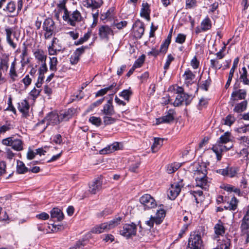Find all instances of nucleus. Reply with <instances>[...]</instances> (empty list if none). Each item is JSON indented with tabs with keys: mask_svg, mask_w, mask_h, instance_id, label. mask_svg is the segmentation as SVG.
I'll return each instance as SVG.
<instances>
[{
	"mask_svg": "<svg viewBox=\"0 0 249 249\" xmlns=\"http://www.w3.org/2000/svg\"><path fill=\"white\" fill-rule=\"evenodd\" d=\"M194 170V176L196 178V186L202 189H207L208 187L207 171L206 166L204 163L201 164L199 162H195L193 165Z\"/></svg>",
	"mask_w": 249,
	"mask_h": 249,
	"instance_id": "nucleus-1",
	"label": "nucleus"
},
{
	"mask_svg": "<svg viewBox=\"0 0 249 249\" xmlns=\"http://www.w3.org/2000/svg\"><path fill=\"white\" fill-rule=\"evenodd\" d=\"M73 113V110L71 109H69L67 111L60 113V115L56 112H51L41 121V123L42 124L46 123V124H57L63 120H69L71 117Z\"/></svg>",
	"mask_w": 249,
	"mask_h": 249,
	"instance_id": "nucleus-2",
	"label": "nucleus"
},
{
	"mask_svg": "<svg viewBox=\"0 0 249 249\" xmlns=\"http://www.w3.org/2000/svg\"><path fill=\"white\" fill-rule=\"evenodd\" d=\"M231 141V134L229 132H225L220 138L216 143L213 145L211 149L215 153L216 158L218 160H220L221 159L222 153L226 151L232 147L227 148L226 146L223 144L227 143Z\"/></svg>",
	"mask_w": 249,
	"mask_h": 249,
	"instance_id": "nucleus-3",
	"label": "nucleus"
},
{
	"mask_svg": "<svg viewBox=\"0 0 249 249\" xmlns=\"http://www.w3.org/2000/svg\"><path fill=\"white\" fill-rule=\"evenodd\" d=\"M102 112L106 116L104 117V122L105 124H111L116 123L117 119L113 117L115 114L114 107L112 105V99H110L104 105Z\"/></svg>",
	"mask_w": 249,
	"mask_h": 249,
	"instance_id": "nucleus-4",
	"label": "nucleus"
},
{
	"mask_svg": "<svg viewBox=\"0 0 249 249\" xmlns=\"http://www.w3.org/2000/svg\"><path fill=\"white\" fill-rule=\"evenodd\" d=\"M1 143L6 146H11L17 151H20L23 149V143L21 140L11 136L3 139Z\"/></svg>",
	"mask_w": 249,
	"mask_h": 249,
	"instance_id": "nucleus-5",
	"label": "nucleus"
},
{
	"mask_svg": "<svg viewBox=\"0 0 249 249\" xmlns=\"http://www.w3.org/2000/svg\"><path fill=\"white\" fill-rule=\"evenodd\" d=\"M184 186L182 179H179L178 181L171 184L167 191V196L169 199L174 200L178 196Z\"/></svg>",
	"mask_w": 249,
	"mask_h": 249,
	"instance_id": "nucleus-6",
	"label": "nucleus"
},
{
	"mask_svg": "<svg viewBox=\"0 0 249 249\" xmlns=\"http://www.w3.org/2000/svg\"><path fill=\"white\" fill-rule=\"evenodd\" d=\"M203 241L200 233L194 232L190 235L186 249H202Z\"/></svg>",
	"mask_w": 249,
	"mask_h": 249,
	"instance_id": "nucleus-7",
	"label": "nucleus"
},
{
	"mask_svg": "<svg viewBox=\"0 0 249 249\" xmlns=\"http://www.w3.org/2000/svg\"><path fill=\"white\" fill-rule=\"evenodd\" d=\"M62 18L63 20L72 26H75L77 22H81L83 19L80 12L77 10L73 11L71 14L69 12L66 16H63Z\"/></svg>",
	"mask_w": 249,
	"mask_h": 249,
	"instance_id": "nucleus-8",
	"label": "nucleus"
},
{
	"mask_svg": "<svg viewBox=\"0 0 249 249\" xmlns=\"http://www.w3.org/2000/svg\"><path fill=\"white\" fill-rule=\"evenodd\" d=\"M165 211L162 209H160V210H157L156 216H151L150 219L145 221V224L150 228H153L154 223L157 225H159L163 221L164 218L165 216Z\"/></svg>",
	"mask_w": 249,
	"mask_h": 249,
	"instance_id": "nucleus-9",
	"label": "nucleus"
},
{
	"mask_svg": "<svg viewBox=\"0 0 249 249\" xmlns=\"http://www.w3.org/2000/svg\"><path fill=\"white\" fill-rule=\"evenodd\" d=\"M181 91H177V93L178 95L176 97V99L173 103V105L175 107H178L182 105L184 102H185V104L188 105L190 104L192 100L191 96L185 93L183 91V89L180 88Z\"/></svg>",
	"mask_w": 249,
	"mask_h": 249,
	"instance_id": "nucleus-10",
	"label": "nucleus"
},
{
	"mask_svg": "<svg viewBox=\"0 0 249 249\" xmlns=\"http://www.w3.org/2000/svg\"><path fill=\"white\" fill-rule=\"evenodd\" d=\"M136 232L137 225L134 223L124 225L122 229L120 231V234L126 238H129L132 236H135Z\"/></svg>",
	"mask_w": 249,
	"mask_h": 249,
	"instance_id": "nucleus-11",
	"label": "nucleus"
},
{
	"mask_svg": "<svg viewBox=\"0 0 249 249\" xmlns=\"http://www.w3.org/2000/svg\"><path fill=\"white\" fill-rule=\"evenodd\" d=\"M42 28L45 33L44 37L45 39L50 38L53 33L55 28L54 22L51 18H47L43 23Z\"/></svg>",
	"mask_w": 249,
	"mask_h": 249,
	"instance_id": "nucleus-12",
	"label": "nucleus"
},
{
	"mask_svg": "<svg viewBox=\"0 0 249 249\" xmlns=\"http://www.w3.org/2000/svg\"><path fill=\"white\" fill-rule=\"evenodd\" d=\"M139 200L144 210L152 209L157 206L155 199L149 194L143 195L140 198Z\"/></svg>",
	"mask_w": 249,
	"mask_h": 249,
	"instance_id": "nucleus-13",
	"label": "nucleus"
},
{
	"mask_svg": "<svg viewBox=\"0 0 249 249\" xmlns=\"http://www.w3.org/2000/svg\"><path fill=\"white\" fill-rule=\"evenodd\" d=\"M175 112L173 109H169L165 115L156 119V124L162 123L169 124L173 123L175 119Z\"/></svg>",
	"mask_w": 249,
	"mask_h": 249,
	"instance_id": "nucleus-14",
	"label": "nucleus"
},
{
	"mask_svg": "<svg viewBox=\"0 0 249 249\" xmlns=\"http://www.w3.org/2000/svg\"><path fill=\"white\" fill-rule=\"evenodd\" d=\"M98 34L101 39L108 40L109 39V36H113L114 32L111 28L109 26L107 25H101L99 28Z\"/></svg>",
	"mask_w": 249,
	"mask_h": 249,
	"instance_id": "nucleus-15",
	"label": "nucleus"
},
{
	"mask_svg": "<svg viewBox=\"0 0 249 249\" xmlns=\"http://www.w3.org/2000/svg\"><path fill=\"white\" fill-rule=\"evenodd\" d=\"M102 181L98 178L89 184V191L92 194H96L102 188Z\"/></svg>",
	"mask_w": 249,
	"mask_h": 249,
	"instance_id": "nucleus-16",
	"label": "nucleus"
},
{
	"mask_svg": "<svg viewBox=\"0 0 249 249\" xmlns=\"http://www.w3.org/2000/svg\"><path fill=\"white\" fill-rule=\"evenodd\" d=\"M246 91L244 89H238L234 90L231 94L230 99L231 102H234L238 100L245 99L246 96Z\"/></svg>",
	"mask_w": 249,
	"mask_h": 249,
	"instance_id": "nucleus-17",
	"label": "nucleus"
},
{
	"mask_svg": "<svg viewBox=\"0 0 249 249\" xmlns=\"http://www.w3.org/2000/svg\"><path fill=\"white\" fill-rule=\"evenodd\" d=\"M135 26L137 28L134 31V36L135 38L140 39L144 34V24L143 22L138 20L135 24Z\"/></svg>",
	"mask_w": 249,
	"mask_h": 249,
	"instance_id": "nucleus-18",
	"label": "nucleus"
},
{
	"mask_svg": "<svg viewBox=\"0 0 249 249\" xmlns=\"http://www.w3.org/2000/svg\"><path fill=\"white\" fill-rule=\"evenodd\" d=\"M18 104V109L22 113L23 116L26 117L28 114L30 107L28 101L26 100H23Z\"/></svg>",
	"mask_w": 249,
	"mask_h": 249,
	"instance_id": "nucleus-19",
	"label": "nucleus"
},
{
	"mask_svg": "<svg viewBox=\"0 0 249 249\" xmlns=\"http://www.w3.org/2000/svg\"><path fill=\"white\" fill-rule=\"evenodd\" d=\"M241 235L246 238V242H249V223L241 221L240 226Z\"/></svg>",
	"mask_w": 249,
	"mask_h": 249,
	"instance_id": "nucleus-20",
	"label": "nucleus"
},
{
	"mask_svg": "<svg viewBox=\"0 0 249 249\" xmlns=\"http://www.w3.org/2000/svg\"><path fill=\"white\" fill-rule=\"evenodd\" d=\"M119 148V143L115 142L110 145L100 150V154H106L117 150Z\"/></svg>",
	"mask_w": 249,
	"mask_h": 249,
	"instance_id": "nucleus-21",
	"label": "nucleus"
},
{
	"mask_svg": "<svg viewBox=\"0 0 249 249\" xmlns=\"http://www.w3.org/2000/svg\"><path fill=\"white\" fill-rule=\"evenodd\" d=\"M116 86L117 84L115 82H113L109 86L104 89H102L98 91V92L96 93L95 96L99 97L103 96L106 94L107 91L112 90L113 89H114V93H116L118 90V88H116Z\"/></svg>",
	"mask_w": 249,
	"mask_h": 249,
	"instance_id": "nucleus-22",
	"label": "nucleus"
},
{
	"mask_svg": "<svg viewBox=\"0 0 249 249\" xmlns=\"http://www.w3.org/2000/svg\"><path fill=\"white\" fill-rule=\"evenodd\" d=\"M16 59L15 58L14 61L11 64L9 73L10 78L12 82H15L18 80V74L16 71Z\"/></svg>",
	"mask_w": 249,
	"mask_h": 249,
	"instance_id": "nucleus-23",
	"label": "nucleus"
},
{
	"mask_svg": "<svg viewBox=\"0 0 249 249\" xmlns=\"http://www.w3.org/2000/svg\"><path fill=\"white\" fill-rule=\"evenodd\" d=\"M108 231L106 223H104L92 228L91 232L93 233L99 234Z\"/></svg>",
	"mask_w": 249,
	"mask_h": 249,
	"instance_id": "nucleus-24",
	"label": "nucleus"
},
{
	"mask_svg": "<svg viewBox=\"0 0 249 249\" xmlns=\"http://www.w3.org/2000/svg\"><path fill=\"white\" fill-rule=\"evenodd\" d=\"M150 10L149 9V4L147 2L142 3V8H141L140 12L141 16L149 20L150 19Z\"/></svg>",
	"mask_w": 249,
	"mask_h": 249,
	"instance_id": "nucleus-25",
	"label": "nucleus"
},
{
	"mask_svg": "<svg viewBox=\"0 0 249 249\" xmlns=\"http://www.w3.org/2000/svg\"><path fill=\"white\" fill-rule=\"evenodd\" d=\"M34 55L36 59L42 63L46 62L47 55L45 52L41 49H37L34 52Z\"/></svg>",
	"mask_w": 249,
	"mask_h": 249,
	"instance_id": "nucleus-26",
	"label": "nucleus"
},
{
	"mask_svg": "<svg viewBox=\"0 0 249 249\" xmlns=\"http://www.w3.org/2000/svg\"><path fill=\"white\" fill-rule=\"evenodd\" d=\"M181 163L176 162L168 164L165 167L166 171L169 174L174 173L181 167Z\"/></svg>",
	"mask_w": 249,
	"mask_h": 249,
	"instance_id": "nucleus-27",
	"label": "nucleus"
},
{
	"mask_svg": "<svg viewBox=\"0 0 249 249\" xmlns=\"http://www.w3.org/2000/svg\"><path fill=\"white\" fill-rule=\"evenodd\" d=\"M51 216L52 218H55L58 221L63 219L64 215L60 209L57 208H53L51 211Z\"/></svg>",
	"mask_w": 249,
	"mask_h": 249,
	"instance_id": "nucleus-28",
	"label": "nucleus"
},
{
	"mask_svg": "<svg viewBox=\"0 0 249 249\" xmlns=\"http://www.w3.org/2000/svg\"><path fill=\"white\" fill-rule=\"evenodd\" d=\"M154 142L151 146V150L153 153L157 152L163 144V139L154 138Z\"/></svg>",
	"mask_w": 249,
	"mask_h": 249,
	"instance_id": "nucleus-29",
	"label": "nucleus"
},
{
	"mask_svg": "<svg viewBox=\"0 0 249 249\" xmlns=\"http://www.w3.org/2000/svg\"><path fill=\"white\" fill-rule=\"evenodd\" d=\"M5 32L6 35V41L8 44L13 49L17 47V44L13 42L11 39V35L13 33V29L10 28H6L5 29Z\"/></svg>",
	"mask_w": 249,
	"mask_h": 249,
	"instance_id": "nucleus-30",
	"label": "nucleus"
},
{
	"mask_svg": "<svg viewBox=\"0 0 249 249\" xmlns=\"http://www.w3.org/2000/svg\"><path fill=\"white\" fill-rule=\"evenodd\" d=\"M215 233L217 235H222L225 233V229L222 222L219 220L214 227Z\"/></svg>",
	"mask_w": 249,
	"mask_h": 249,
	"instance_id": "nucleus-31",
	"label": "nucleus"
},
{
	"mask_svg": "<svg viewBox=\"0 0 249 249\" xmlns=\"http://www.w3.org/2000/svg\"><path fill=\"white\" fill-rule=\"evenodd\" d=\"M185 80V84L188 86L192 83V81L195 78V75L189 70L186 71L183 75Z\"/></svg>",
	"mask_w": 249,
	"mask_h": 249,
	"instance_id": "nucleus-32",
	"label": "nucleus"
},
{
	"mask_svg": "<svg viewBox=\"0 0 249 249\" xmlns=\"http://www.w3.org/2000/svg\"><path fill=\"white\" fill-rule=\"evenodd\" d=\"M122 219V217L119 216L114 218L109 222H106L108 230H110L119 225L121 223Z\"/></svg>",
	"mask_w": 249,
	"mask_h": 249,
	"instance_id": "nucleus-33",
	"label": "nucleus"
},
{
	"mask_svg": "<svg viewBox=\"0 0 249 249\" xmlns=\"http://www.w3.org/2000/svg\"><path fill=\"white\" fill-rule=\"evenodd\" d=\"M248 105V102L247 101H243L241 102L240 103L237 104L234 109L233 110L234 112H237V113H241L245 111Z\"/></svg>",
	"mask_w": 249,
	"mask_h": 249,
	"instance_id": "nucleus-34",
	"label": "nucleus"
},
{
	"mask_svg": "<svg viewBox=\"0 0 249 249\" xmlns=\"http://www.w3.org/2000/svg\"><path fill=\"white\" fill-rule=\"evenodd\" d=\"M57 38L53 37L52 41V45L48 47V51L50 55H56L57 52L61 51V49H57L55 46Z\"/></svg>",
	"mask_w": 249,
	"mask_h": 249,
	"instance_id": "nucleus-35",
	"label": "nucleus"
},
{
	"mask_svg": "<svg viewBox=\"0 0 249 249\" xmlns=\"http://www.w3.org/2000/svg\"><path fill=\"white\" fill-rule=\"evenodd\" d=\"M238 203V201L237 198L233 196L232 197L230 203L228 204V206H225L224 208L226 210L229 209L231 211H235L237 208Z\"/></svg>",
	"mask_w": 249,
	"mask_h": 249,
	"instance_id": "nucleus-36",
	"label": "nucleus"
},
{
	"mask_svg": "<svg viewBox=\"0 0 249 249\" xmlns=\"http://www.w3.org/2000/svg\"><path fill=\"white\" fill-rule=\"evenodd\" d=\"M133 94V92L129 87V89H124L119 94V96L122 97L127 101H129L130 98Z\"/></svg>",
	"mask_w": 249,
	"mask_h": 249,
	"instance_id": "nucleus-37",
	"label": "nucleus"
},
{
	"mask_svg": "<svg viewBox=\"0 0 249 249\" xmlns=\"http://www.w3.org/2000/svg\"><path fill=\"white\" fill-rule=\"evenodd\" d=\"M66 2L67 0H63L57 4V7L58 8L57 11L61 12L62 10L64 11L63 16H66L69 12L66 6Z\"/></svg>",
	"mask_w": 249,
	"mask_h": 249,
	"instance_id": "nucleus-38",
	"label": "nucleus"
},
{
	"mask_svg": "<svg viewBox=\"0 0 249 249\" xmlns=\"http://www.w3.org/2000/svg\"><path fill=\"white\" fill-rule=\"evenodd\" d=\"M28 171V168L25 166L24 163L20 160L17 161V172L18 174H24Z\"/></svg>",
	"mask_w": 249,
	"mask_h": 249,
	"instance_id": "nucleus-39",
	"label": "nucleus"
},
{
	"mask_svg": "<svg viewBox=\"0 0 249 249\" xmlns=\"http://www.w3.org/2000/svg\"><path fill=\"white\" fill-rule=\"evenodd\" d=\"M201 29L203 31H206L209 30L211 27V21L210 19L207 17L202 20L201 23Z\"/></svg>",
	"mask_w": 249,
	"mask_h": 249,
	"instance_id": "nucleus-40",
	"label": "nucleus"
},
{
	"mask_svg": "<svg viewBox=\"0 0 249 249\" xmlns=\"http://www.w3.org/2000/svg\"><path fill=\"white\" fill-rule=\"evenodd\" d=\"M91 35V32L89 31L88 33L85 34L83 37L79 38L77 41L74 42V44L75 45H79L83 44L84 42L87 41L89 38L90 37Z\"/></svg>",
	"mask_w": 249,
	"mask_h": 249,
	"instance_id": "nucleus-41",
	"label": "nucleus"
},
{
	"mask_svg": "<svg viewBox=\"0 0 249 249\" xmlns=\"http://www.w3.org/2000/svg\"><path fill=\"white\" fill-rule=\"evenodd\" d=\"M170 40L169 39H166L161 44L160 47V53L163 54L166 53L168 47L171 43Z\"/></svg>",
	"mask_w": 249,
	"mask_h": 249,
	"instance_id": "nucleus-42",
	"label": "nucleus"
},
{
	"mask_svg": "<svg viewBox=\"0 0 249 249\" xmlns=\"http://www.w3.org/2000/svg\"><path fill=\"white\" fill-rule=\"evenodd\" d=\"M141 164V161L139 158H138L134 163H132L130 166L129 168V170L130 171L132 172H137V170Z\"/></svg>",
	"mask_w": 249,
	"mask_h": 249,
	"instance_id": "nucleus-43",
	"label": "nucleus"
},
{
	"mask_svg": "<svg viewBox=\"0 0 249 249\" xmlns=\"http://www.w3.org/2000/svg\"><path fill=\"white\" fill-rule=\"evenodd\" d=\"M50 70L52 71H56L57 65L58 63L57 59L55 57H50Z\"/></svg>",
	"mask_w": 249,
	"mask_h": 249,
	"instance_id": "nucleus-44",
	"label": "nucleus"
},
{
	"mask_svg": "<svg viewBox=\"0 0 249 249\" xmlns=\"http://www.w3.org/2000/svg\"><path fill=\"white\" fill-rule=\"evenodd\" d=\"M231 245V240L228 238H224L222 240V243L220 244L219 249H230Z\"/></svg>",
	"mask_w": 249,
	"mask_h": 249,
	"instance_id": "nucleus-45",
	"label": "nucleus"
},
{
	"mask_svg": "<svg viewBox=\"0 0 249 249\" xmlns=\"http://www.w3.org/2000/svg\"><path fill=\"white\" fill-rule=\"evenodd\" d=\"M4 10H6L10 13H14L16 10V5L14 1H10L9 2L5 9H3Z\"/></svg>",
	"mask_w": 249,
	"mask_h": 249,
	"instance_id": "nucleus-46",
	"label": "nucleus"
},
{
	"mask_svg": "<svg viewBox=\"0 0 249 249\" xmlns=\"http://www.w3.org/2000/svg\"><path fill=\"white\" fill-rule=\"evenodd\" d=\"M211 79L210 76H209L207 80L202 82V83L199 86L200 88L205 91H208V89L211 84Z\"/></svg>",
	"mask_w": 249,
	"mask_h": 249,
	"instance_id": "nucleus-47",
	"label": "nucleus"
},
{
	"mask_svg": "<svg viewBox=\"0 0 249 249\" xmlns=\"http://www.w3.org/2000/svg\"><path fill=\"white\" fill-rule=\"evenodd\" d=\"M238 140L240 146L247 148L249 147V139L248 137L246 136L241 137L238 139Z\"/></svg>",
	"mask_w": 249,
	"mask_h": 249,
	"instance_id": "nucleus-48",
	"label": "nucleus"
},
{
	"mask_svg": "<svg viewBox=\"0 0 249 249\" xmlns=\"http://www.w3.org/2000/svg\"><path fill=\"white\" fill-rule=\"evenodd\" d=\"M174 59V57L171 54H169L167 55L166 61L164 66V69L165 70V71H164V73H166V70L169 69L170 64Z\"/></svg>",
	"mask_w": 249,
	"mask_h": 249,
	"instance_id": "nucleus-49",
	"label": "nucleus"
},
{
	"mask_svg": "<svg viewBox=\"0 0 249 249\" xmlns=\"http://www.w3.org/2000/svg\"><path fill=\"white\" fill-rule=\"evenodd\" d=\"M8 62L9 58L8 56H6L5 57L1 59L0 63V70H1V69L5 68L7 71L9 67Z\"/></svg>",
	"mask_w": 249,
	"mask_h": 249,
	"instance_id": "nucleus-50",
	"label": "nucleus"
},
{
	"mask_svg": "<svg viewBox=\"0 0 249 249\" xmlns=\"http://www.w3.org/2000/svg\"><path fill=\"white\" fill-rule=\"evenodd\" d=\"M144 59H145L144 55L143 54V55H141L138 59H137L135 61V62L133 66V67L135 68L136 69L141 67L142 66V64L144 63Z\"/></svg>",
	"mask_w": 249,
	"mask_h": 249,
	"instance_id": "nucleus-51",
	"label": "nucleus"
},
{
	"mask_svg": "<svg viewBox=\"0 0 249 249\" xmlns=\"http://www.w3.org/2000/svg\"><path fill=\"white\" fill-rule=\"evenodd\" d=\"M4 153L5 154V157L9 160H12L16 155V154L13 152L11 149L8 147L5 149Z\"/></svg>",
	"mask_w": 249,
	"mask_h": 249,
	"instance_id": "nucleus-52",
	"label": "nucleus"
},
{
	"mask_svg": "<svg viewBox=\"0 0 249 249\" xmlns=\"http://www.w3.org/2000/svg\"><path fill=\"white\" fill-rule=\"evenodd\" d=\"M239 62V58L238 57H236L234 59L233 63L232 66L230 70L229 76H231V77L233 76V74L235 71V69L237 67V65Z\"/></svg>",
	"mask_w": 249,
	"mask_h": 249,
	"instance_id": "nucleus-53",
	"label": "nucleus"
},
{
	"mask_svg": "<svg viewBox=\"0 0 249 249\" xmlns=\"http://www.w3.org/2000/svg\"><path fill=\"white\" fill-rule=\"evenodd\" d=\"M88 48L89 47L88 46H82L81 47L76 49L73 53L80 57V56L85 53V50Z\"/></svg>",
	"mask_w": 249,
	"mask_h": 249,
	"instance_id": "nucleus-54",
	"label": "nucleus"
},
{
	"mask_svg": "<svg viewBox=\"0 0 249 249\" xmlns=\"http://www.w3.org/2000/svg\"><path fill=\"white\" fill-rule=\"evenodd\" d=\"M237 169L235 167H229L228 166V174L227 177L233 178L236 176L237 173Z\"/></svg>",
	"mask_w": 249,
	"mask_h": 249,
	"instance_id": "nucleus-55",
	"label": "nucleus"
},
{
	"mask_svg": "<svg viewBox=\"0 0 249 249\" xmlns=\"http://www.w3.org/2000/svg\"><path fill=\"white\" fill-rule=\"evenodd\" d=\"M104 99L105 98L100 99L91 104L89 107L88 111H91L93 110L94 108H95L97 107H98L99 105L102 104L104 100Z\"/></svg>",
	"mask_w": 249,
	"mask_h": 249,
	"instance_id": "nucleus-56",
	"label": "nucleus"
},
{
	"mask_svg": "<svg viewBox=\"0 0 249 249\" xmlns=\"http://www.w3.org/2000/svg\"><path fill=\"white\" fill-rule=\"evenodd\" d=\"M112 213V210L110 209H105L102 212L97 213L98 217H105L109 214H110Z\"/></svg>",
	"mask_w": 249,
	"mask_h": 249,
	"instance_id": "nucleus-57",
	"label": "nucleus"
},
{
	"mask_svg": "<svg viewBox=\"0 0 249 249\" xmlns=\"http://www.w3.org/2000/svg\"><path fill=\"white\" fill-rule=\"evenodd\" d=\"M48 71V68L46 62L42 63L38 69V75L44 74Z\"/></svg>",
	"mask_w": 249,
	"mask_h": 249,
	"instance_id": "nucleus-58",
	"label": "nucleus"
},
{
	"mask_svg": "<svg viewBox=\"0 0 249 249\" xmlns=\"http://www.w3.org/2000/svg\"><path fill=\"white\" fill-rule=\"evenodd\" d=\"M89 122L92 124H101L102 120L100 117L91 116L89 118Z\"/></svg>",
	"mask_w": 249,
	"mask_h": 249,
	"instance_id": "nucleus-59",
	"label": "nucleus"
},
{
	"mask_svg": "<svg viewBox=\"0 0 249 249\" xmlns=\"http://www.w3.org/2000/svg\"><path fill=\"white\" fill-rule=\"evenodd\" d=\"M32 80V78L27 74L22 79L21 81L24 84L25 87L27 88L31 84Z\"/></svg>",
	"mask_w": 249,
	"mask_h": 249,
	"instance_id": "nucleus-60",
	"label": "nucleus"
},
{
	"mask_svg": "<svg viewBox=\"0 0 249 249\" xmlns=\"http://www.w3.org/2000/svg\"><path fill=\"white\" fill-rule=\"evenodd\" d=\"M8 107L6 110L11 111L15 114H16V109L12 104V97L11 96L8 98Z\"/></svg>",
	"mask_w": 249,
	"mask_h": 249,
	"instance_id": "nucleus-61",
	"label": "nucleus"
},
{
	"mask_svg": "<svg viewBox=\"0 0 249 249\" xmlns=\"http://www.w3.org/2000/svg\"><path fill=\"white\" fill-rule=\"evenodd\" d=\"M210 63H211V67L213 69H220L222 67V65L221 64L219 65V62L216 59H211L210 60Z\"/></svg>",
	"mask_w": 249,
	"mask_h": 249,
	"instance_id": "nucleus-62",
	"label": "nucleus"
},
{
	"mask_svg": "<svg viewBox=\"0 0 249 249\" xmlns=\"http://www.w3.org/2000/svg\"><path fill=\"white\" fill-rule=\"evenodd\" d=\"M186 39V36L182 34H178L176 38V42L179 44L183 43Z\"/></svg>",
	"mask_w": 249,
	"mask_h": 249,
	"instance_id": "nucleus-63",
	"label": "nucleus"
},
{
	"mask_svg": "<svg viewBox=\"0 0 249 249\" xmlns=\"http://www.w3.org/2000/svg\"><path fill=\"white\" fill-rule=\"evenodd\" d=\"M234 117L231 115H229L226 117L224 124H232L235 122Z\"/></svg>",
	"mask_w": 249,
	"mask_h": 249,
	"instance_id": "nucleus-64",
	"label": "nucleus"
}]
</instances>
